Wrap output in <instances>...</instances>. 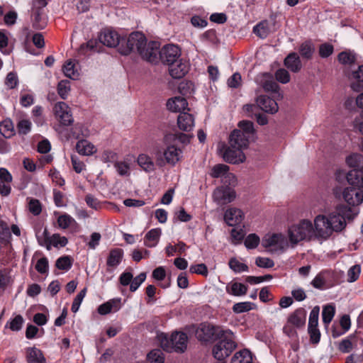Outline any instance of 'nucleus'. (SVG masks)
Returning a JSON list of instances; mask_svg holds the SVG:
<instances>
[{
  "label": "nucleus",
  "mask_w": 363,
  "mask_h": 363,
  "mask_svg": "<svg viewBox=\"0 0 363 363\" xmlns=\"http://www.w3.org/2000/svg\"><path fill=\"white\" fill-rule=\"evenodd\" d=\"M359 211L345 205H339L329 215H318L314 219V237L328 239L333 232H340L346 226V220H352Z\"/></svg>",
  "instance_id": "f257e3e1"
},
{
  "label": "nucleus",
  "mask_w": 363,
  "mask_h": 363,
  "mask_svg": "<svg viewBox=\"0 0 363 363\" xmlns=\"http://www.w3.org/2000/svg\"><path fill=\"white\" fill-rule=\"evenodd\" d=\"M239 129L234 130L229 138V144L233 147L241 149L247 148L250 140L252 138L255 133L253 123L242 121L238 123Z\"/></svg>",
  "instance_id": "f03ea898"
},
{
  "label": "nucleus",
  "mask_w": 363,
  "mask_h": 363,
  "mask_svg": "<svg viewBox=\"0 0 363 363\" xmlns=\"http://www.w3.org/2000/svg\"><path fill=\"white\" fill-rule=\"evenodd\" d=\"M162 348L169 352H184L187 347L188 337L183 332H175L168 337L167 334L161 333L157 335Z\"/></svg>",
  "instance_id": "7ed1b4c3"
},
{
  "label": "nucleus",
  "mask_w": 363,
  "mask_h": 363,
  "mask_svg": "<svg viewBox=\"0 0 363 363\" xmlns=\"http://www.w3.org/2000/svg\"><path fill=\"white\" fill-rule=\"evenodd\" d=\"M346 163L352 168L346 176L348 183L363 187V155L359 153L351 154L347 157Z\"/></svg>",
  "instance_id": "20e7f679"
},
{
  "label": "nucleus",
  "mask_w": 363,
  "mask_h": 363,
  "mask_svg": "<svg viewBox=\"0 0 363 363\" xmlns=\"http://www.w3.org/2000/svg\"><path fill=\"white\" fill-rule=\"evenodd\" d=\"M218 342L213 348V354L218 360L228 357L236 348L237 344L235 342L233 333L230 330H224L218 337Z\"/></svg>",
  "instance_id": "39448f33"
},
{
  "label": "nucleus",
  "mask_w": 363,
  "mask_h": 363,
  "mask_svg": "<svg viewBox=\"0 0 363 363\" xmlns=\"http://www.w3.org/2000/svg\"><path fill=\"white\" fill-rule=\"evenodd\" d=\"M314 237V228L311 221L302 220L289 229V238L291 243L296 245L302 240H310Z\"/></svg>",
  "instance_id": "423d86ee"
},
{
  "label": "nucleus",
  "mask_w": 363,
  "mask_h": 363,
  "mask_svg": "<svg viewBox=\"0 0 363 363\" xmlns=\"http://www.w3.org/2000/svg\"><path fill=\"white\" fill-rule=\"evenodd\" d=\"M147 39L144 34L140 32H133L130 34L127 40L125 39L124 43H126V45L119 48L120 52L127 55L130 52L135 50L139 53L145 45Z\"/></svg>",
  "instance_id": "0eeeda50"
},
{
  "label": "nucleus",
  "mask_w": 363,
  "mask_h": 363,
  "mask_svg": "<svg viewBox=\"0 0 363 363\" xmlns=\"http://www.w3.org/2000/svg\"><path fill=\"white\" fill-rule=\"evenodd\" d=\"M223 329L209 323H202L196 330L195 335L201 342H210L218 339Z\"/></svg>",
  "instance_id": "6e6552de"
},
{
  "label": "nucleus",
  "mask_w": 363,
  "mask_h": 363,
  "mask_svg": "<svg viewBox=\"0 0 363 363\" xmlns=\"http://www.w3.org/2000/svg\"><path fill=\"white\" fill-rule=\"evenodd\" d=\"M167 148L163 152L164 160L161 156H157V163L158 165L162 166L166 162L172 166H174L182 158V151L180 148L177 147L174 144L166 143Z\"/></svg>",
  "instance_id": "1a4fd4ad"
},
{
  "label": "nucleus",
  "mask_w": 363,
  "mask_h": 363,
  "mask_svg": "<svg viewBox=\"0 0 363 363\" xmlns=\"http://www.w3.org/2000/svg\"><path fill=\"white\" fill-rule=\"evenodd\" d=\"M37 239L39 245L41 246L45 245L48 250L50 249L51 245L56 247H65L68 242L66 237L61 236L57 233L53 234L50 237L46 228H45L43 233V237L38 235Z\"/></svg>",
  "instance_id": "9d476101"
},
{
  "label": "nucleus",
  "mask_w": 363,
  "mask_h": 363,
  "mask_svg": "<svg viewBox=\"0 0 363 363\" xmlns=\"http://www.w3.org/2000/svg\"><path fill=\"white\" fill-rule=\"evenodd\" d=\"M352 186L343 189L342 192V199L349 205L357 206L363 202V187Z\"/></svg>",
  "instance_id": "9b49d317"
},
{
  "label": "nucleus",
  "mask_w": 363,
  "mask_h": 363,
  "mask_svg": "<svg viewBox=\"0 0 363 363\" xmlns=\"http://www.w3.org/2000/svg\"><path fill=\"white\" fill-rule=\"evenodd\" d=\"M158 57L163 64L169 65L181 57V50L177 45H166L160 50Z\"/></svg>",
  "instance_id": "f8f14e48"
},
{
  "label": "nucleus",
  "mask_w": 363,
  "mask_h": 363,
  "mask_svg": "<svg viewBox=\"0 0 363 363\" xmlns=\"http://www.w3.org/2000/svg\"><path fill=\"white\" fill-rule=\"evenodd\" d=\"M56 118L63 125H70L74 121L71 109L67 104L62 101L57 102L53 108Z\"/></svg>",
  "instance_id": "ddd939ff"
},
{
  "label": "nucleus",
  "mask_w": 363,
  "mask_h": 363,
  "mask_svg": "<svg viewBox=\"0 0 363 363\" xmlns=\"http://www.w3.org/2000/svg\"><path fill=\"white\" fill-rule=\"evenodd\" d=\"M160 44L156 41L146 42L139 55L140 57L151 63H157L159 61Z\"/></svg>",
  "instance_id": "4468645a"
},
{
  "label": "nucleus",
  "mask_w": 363,
  "mask_h": 363,
  "mask_svg": "<svg viewBox=\"0 0 363 363\" xmlns=\"http://www.w3.org/2000/svg\"><path fill=\"white\" fill-rule=\"evenodd\" d=\"M210 175L213 178H223L224 184H234L236 182L235 176L229 172V167L224 164H216L211 169Z\"/></svg>",
  "instance_id": "2eb2a0df"
},
{
  "label": "nucleus",
  "mask_w": 363,
  "mask_h": 363,
  "mask_svg": "<svg viewBox=\"0 0 363 363\" xmlns=\"http://www.w3.org/2000/svg\"><path fill=\"white\" fill-rule=\"evenodd\" d=\"M99 39L101 43L111 48L120 45H121L120 47L121 48L123 46V43L125 41V39L120 38L116 31L111 30H104L101 32Z\"/></svg>",
  "instance_id": "dca6fc26"
},
{
  "label": "nucleus",
  "mask_w": 363,
  "mask_h": 363,
  "mask_svg": "<svg viewBox=\"0 0 363 363\" xmlns=\"http://www.w3.org/2000/svg\"><path fill=\"white\" fill-rule=\"evenodd\" d=\"M264 247H275L276 249H284L287 245L285 236L281 233L266 235L262 240Z\"/></svg>",
  "instance_id": "f3484780"
},
{
  "label": "nucleus",
  "mask_w": 363,
  "mask_h": 363,
  "mask_svg": "<svg viewBox=\"0 0 363 363\" xmlns=\"http://www.w3.org/2000/svg\"><path fill=\"white\" fill-rule=\"evenodd\" d=\"M213 197L215 201L218 204H226L233 201L235 197V191L230 187H218L213 194Z\"/></svg>",
  "instance_id": "a211bd4d"
},
{
  "label": "nucleus",
  "mask_w": 363,
  "mask_h": 363,
  "mask_svg": "<svg viewBox=\"0 0 363 363\" xmlns=\"http://www.w3.org/2000/svg\"><path fill=\"white\" fill-rule=\"evenodd\" d=\"M222 156L226 162L231 164L242 163L246 158L242 149L233 147L230 145L224 150Z\"/></svg>",
  "instance_id": "6ab92c4d"
},
{
  "label": "nucleus",
  "mask_w": 363,
  "mask_h": 363,
  "mask_svg": "<svg viewBox=\"0 0 363 363\" xmlns=\"http://www.w3.org/2000/svg\"><path fill=\"white\" fill-rule=\"evenodd\" d=\"M256 103L259 108L266 113L273 114L278 111L279 107L277 103L267 96L260 95L257 96Z\"/></svg>",
  "instance_id": "aec40b11"
},
{
  "label": "nucleus",
  "mask_w": 363,
  "mask_h": 363,
  "mask_svg": "<svg viewBox=\"0 0 363 363\" xmlns=\"http://www.w3.org/2000/svg\"><path fill=\"white\" fill-rule=\"evenodd\" d=\"M169 74L174 79H181L188 72V65L180 57L168 65Z\"/></svg>",
  "instance_id": "412c9836"
},
{
  "label": "nucleus",
  "mask_w": 363,
  "mask_h": 363,
  "mask_svg": "<svg viewBox=\"0 0 363 363\" xmlns=\"http://www.w3.org/2000/svg\"><path fill=\"white\" fill-rule=\"evenodd\" d=\"M244 214L242 211L237 208H230L226 210L224 214V220L228 225L235 226L242 221Z\"/></svg>",
  "instance_id": "4be33fe9"
},
{
  "label": "nucleus",
  "mask_w": 363,
  "mask_h": 363,
  "mask_svg": "<svg viewBox=\"0 0 363 363\" xmlns=\"http://www.w3.org/2000/svg\"><path fill=\"white\" fill-rule=\"evenodd\" d=\"M306 311L303 308H298L289 315L287 323L296 328H301L306 323Z\"/></svg>",
  "instance_id": "5701e85b"
},
{
  "label": "nucleus",
  "mask_w": 363,
  "mask_h": 363,
  "mask_svg": "<svg viewBox=\"0 0 363 363\" xmlns=\"http://www.w3.org/2000/svg\"><path fill=\"white\" fill-rule=\"evenodd\" d=\"M177 124L180 130L189 132L193 130L194 126V118L189 113L182 112L178 116Z\"/></svg>",
  "instance_id": "b1692460"
},
{
  "label": "nucleus",
  "mask_w": 363,
  "mask_h": 363,
  "mask_svg": "<svg viewBox=\"0 0 363 363\" xmlns=\"http://www.w3.org/2000/svg\"><path fill=\"white\" fill-rule=\"evenodd\" d=\"M258 83L267 92H277L279 89V85L273 77L268 73L262 74Z\"/></svg>",
  "instance_id": "393cba45"
},
{
  "label": "nucleus",
  "mask_w": 363,
  "mask_h": 363,
  "mask_svg": "<svg viewBox=\"0 0 363 363\" xmlns=\"http://www.w3.org/2000/svg\"><path fill=\"white\" fill-rule=\"evenodd\" d=\"M121 308V298H113L100 305L97 309L101 315H106L111 312H116Z\"/></svg>",
  "instance_id": "a878e982"
},
{
  "label": "nucleus",
  "mask_w": 363,
  "mask_h": 363,
  "mask_svg": "<svg viewBox=\"0 0 363 363\" xmlns=\"http://www.w3.org/2000/svg\"><path fill=\"white\" fill-rule=\"evenodd\" d=\"M188 106V103L184 97L175 96L169 99L167 102V108L174 112H181L184 111Z\"/></svg>",
  "instance_id": "bb28decb"
},
{
  "label": "nucleus",
  "mask_w": 363,
  "mask_h": 363,
  "mask_svg": "<svg viewBox=\"0 0 363 363\" xmlns=\"http://www.w3.org/2000/svg\"><path fill=\"white\" fill-rule=\"evenodd\" d=\"M32 26L35 30H42L47 26V18L43 15L41 9H37L33 11L31 15Z\"/></svg>",
  "instance_id": "cd10ccee"
},
{
  "label": "nucleus",
  "mask_w": 363,
  "mask_h": 363,
  "mask_svg": "<svg viewBox=\"0 0 363 363\" xmlns=\"http://www.w3.org/2000/svg\"><path fill=\"white\" fill-rule=\"evenodd\" d=\"M192 137L193 135L188 133H171L164 135V141L165 143H172L176 140H179L182 143L187 144L190 142V139Z\"/></svg>",
  "instance_id": "c85d7f7f"
},
{
  "label": "nucleus",
  "mask_w": 363,
  "mask_h": 363,
  "mask_svg": "<svg viewBox=\"0 0 363 363\" xmlns=\"http://www.w3.org/2000/svg\"><path fill=\"white\" fill-rule=\"evenodd\" d=\"M137 162L141 169L146 172H152L155 169V162L147 154H140Z\"/></svg>",
  "instance_id": "c756f323"
},
{
  "label": "nucleus",
  "mask_w": 363,
  "mask_h": 363,
  "mask_svg": "<svg viewBox=\"0 0 363 363\" xmlns=\"http://www.w3.org/2000/svg\"><path fill=\"white\" fill-rule=\"evenodd\" d=\"M123 256V250L121 248L112 249L107 257L106 264L110 267H117L121 262Z\"/></svg>",
  "instance_id": "7c9ffc66"
},
{
  "label": "nucleus",
  "mask_w": 363,
  "mask_h": 363,
  "mask_svg": "<svg viewBox=\"0 0 363 363\" xmlns=\"http://www.w3.org/2000/svg\"><path fill=\"white\" fill-rule=\"evenodd\" d=\"M284 65L294 72H298L301 68V62L297 53L289 54L284 60Z\"/></svg>",
  "instance_id": "2f4dec72"
},
{
  "label": "nucleus",
  "mask_w": 363,
  "mask_h": 363,
  "mask_svg": "<svg viewBox=\"0 0 363 363\" xmlns=\"http://www.w3.org/2000/svg\"><path fill=\"white\" fill-rule=\"evenodd\" d=\"M161 233L160 228L150 230L144 238V245L148 247H155L159 242Z\"/></svg>",
  "instance_id": "473e14b6"
},
{
  "label": "nucleus",
  "mask_w": 363,
  "mask_h": 363,
  "mask_svg": "<svg viewBox=\"0 0 363 363\" xmlns=\"http://www.w3.org/2000/svg\"><path fill=\"white\" fill-rule=\"evenodd\" d=\"M27 361L28 363H46L42 351L36 347L27 350Z\"/></svg>",
  "instance_id": "72a5a7b5"
},
{
  "label": "nucleus",
  "mask_w": 363,
  "mask_h": 363,
  "mask_svg": "<svg viewBox=\"0 0 363 363\" xmlns=\"http://www.w3.org/2000/svg\"><path fill=\"white\" fill-rule=\"evenodd\" d=\"M77 152L82 155H91L96 152V147L86 140H81L76 145Z\"/></svg>",
  "instance_id": "f704fd0d"
},
{
  "label": "nucleus",
  "mask_w": 363,
  "mask_h": 363,
  "mask_svg": "<svg viewBox=\"0 0 363 363\" xmlns=\"http://www.w3.org/2000/svg\"><path fill=\"white\" fill-rule=\"evenodd\" d=\"M226 292L235 296L245 295L247 291V286L238 282H232L226 286Z\"/></svg>",
  "instance_id": "c9c22d12"
},
{
  "label": "nucleus",
  "mask_w": 363,
  "mask_h": 363,
  "mask_svg": "<svg viewBox=\"0 0 363 363\" xmlns=\"http://www.w3.org/2000/svg\"><path fill=\"white\" fill-rule=\"evenodd\" d=\"M252 362V353L247 349L237 352L231 359V363H251Z\"/></svg>",
  "instance_id": "e433bc0d"
},
{
  "label": "nucleus",
  "mask_w": 363,
  "mask_h": 363,
  "mask_svg": "<svg viewBox=\"0 0 363 363\" xmlns=\"http://www.w3.org/2000/svg\"><path fill=\"white\" fill-rule=\"evenodd\" d=\"M0 133L6 138L14 135V126L11 119H5L0 123Z\"/></svg>",
  "instance_id": "4c0bfd02"
},
{
  "label": "nucleus",
  "mask_w": 363,
  "mask_h": 363,
  "mask_svg": "<svg viewBox=\"0 0 363 363\" xmlns=\"http://www.w3.org/2000/svg\"><path fill=\"white\" fill-rule=\"evenodd\" d=\"M98 45L99 43L96 40L91 39L87 43L81 45L78 49V54L79 55H86L91 52H96Z\"/></svg>",
  "instance_id": "58836bf2"
},
{
  "label": "nucleus",
  "mask_w": 363,
  "mask_h": 363,
  "mask_svg": "<svg viewBox=\"0 0 363 363\" xmlns=\"http://www.w3.org/2000/svg\"><path fill=\"white\" fill-rule=\"evenodd\" d=\"M314 51L315 47L313 44L309 40L303 43L300 45L299 52L303 58L307 60L311 59L314 53Z\"/></svg>",
  "instance_id": "ea45409f"
},
{
  "label": "nucleus",
  "mask_w": 363,
  "mask_h": 363,
  "mask_svg": "<svg viewBox=\"0 0 363 363\" xmlns=\"http://www.w3.org/2000/svg\"><path fill=\"white\" fill-rule=\"evenodd\" d=\"M339 62L345 65H352L356 61V55L352 51H343L337 56Z\"/></svg>",
  "instance_id": "a19ab883"
},
{
  "label": "nucleus",
  "mask_w": 363,
  "mask_h": 363,
  "mask_svg": "<svg viewBox=\"0 0 363 363\" xmlns=\"http://www.w3.org/2000/svg\"><path fill=\"white\" fill-rule=\"evenodd\" d=\"M335 313V308L333 305H326L323 307L322 311L323 322L325 325H328L333 320Z\"/></svg>",
  "instance_id": "79ce46f5"
},
{
  "label": "nucleus",
  "mask_w": 363,
  "mask_h": 363,
  "mask_svg": "<svg viewBox=\"0 0 363 363\" xmlns=\"http://www.w3.org/2000/svg\"><path fill=\"white\" fill-rule=\"evenodd\" d=\"M253 32L260 38H266L269 33V28L267 21H262L255 26Z\"/></svg>",
  "instance_id": "37998d69"
},
{
  "label": "nucleus",
  "mask_w": 363,
  "mask_h": 363,
  "mask_svg": "<svg viewBox=\"0 0 363 363\" xmlns=\"http://www.w3.org/2000/svg\"><path fill=\"white\" fill-rule=\"evenodd\" d=\"M57 225L61 229H67L73 224H76L75 220L69 215L65 213L57 218Z\"/></svg>",
  "instance_id": "c03bdc74"
},
{
  "label": "nucleus",
  "mask_w": 363,
  "mask_h": 363,
  "mask_svg": "<svg viewBox=\"0 0 363 363\" xmlns=\"http://www.w3.org/2000/svg\"><path fill=\"white\" fill-rule=\"evenodd\" d=\"M228 265L229 267L235 273L247 272L249 269L247 265L240 262L235 257H233L229 260Z\"/></svg>",
  "instance_id": "a18cd8bd"
},
{
  "label": "nucleus",
  "mask_w": 363,
  "mask_h": 363,
  "mask_svg": "<svg viewBox=\"0 0 363 363\" xmlns=\"http://www.w3.org/2000/svg\"><path fill=\"white\" fill-rule=\"evenodd\" d=\"M186 249V245L183 242H179L176 245H168L166 248L165 251L167 255V256L171 257L173 256L175 252L182 253L184 252Z\"/></svg>",
  "instance_id": "49530a36"
},
{
  "label": "nucleus",
  "mask_w": 363,
  "mask_h": 363,
  "mask_svg": "<svg viewBox=\"0 0 363 363\" xmlns=\"http://www.w3.org/2000/svg\"><path fill=\"white\" fill-rule=\"evenodd\" d=\"M147 359L150 363H164V354L160 350H153L147 354Z\"/></svg>",
  "instance_id": "de8ad7c7"
},
{
  "label": "nucleus",
  "mask_w": 363,
  "mask_h": 363,
  "mask_svg": "<svg viewBox=\"0 0 363 363\" xmlns=\"http://www.w3.org/2000/svg\"><path fill=\"white\" fill-rule=\"evenodd\" d=\"M55 266L57 269L67 271L72 266V262L69 256H62L56 261Z\"/></svg>",
  "instance_id": "09e8293b"
},
{
  "label": "nucleus",
  "mask_w": 363,
  "mask_h": 363,
  "mask_svg": "<svg viewBox=\"0 0 363 363\" xmlns=\"http://www.w3.org/2000/svg\"><path fill=\"white\" fill-rule=\"evenodd\" d=\"M69 91H70L69 81L62 80L58 83L57 93L62 99H67Z\"/></svg>",
  "instance_id": "8fccbe9b"
},
{
  "label": "nucleus",
  "mask_w": 363,
  "mask_h": 363,
  "mask_svg": "<svg viewBox=\"0 0 363 363\" xmlns=\"http://www.w3.org/2000/svg\"><path fill=\"white\" fill-rule=\"evenodd\" d=\"M28 210L34 216H38L42 211V205L39 200L30 199L28 202Z\"/></svg>",
  "instance_id": "3c124183"
},
{
  "label": "nucleus",
  "mask_w": 363,
  "mask_h": 363,
  "mask_svg": "<svg viewBox=\"0 0 363 363\" xmlns=\"http://www.w3.org/2000/svg\"><path fill=\"white\" fill-rule=\"evenodd\" d=\"M86 288H84L74 298L71 308L73 313H77L79 311V306L86 296Z\"/></svg>",
  "instance_id": "603ef678"
},
{
  "label": "nucleus",
  "mask_w": 363,
  "mask_h": 363,
  "mask_svg": "<svg viewBox=\"0 0 363 363\" xmlns=\"http://www.w3.org/2000/svg\"><path fill=\"white\" fill-rule=\"evenodd\" d=\"M24 320L21 315H16L6 325L13 331H18L21 329Z\"/></svg>",
  "instance_id": "864d4df0"
},
{
  "label": "nucleus",
  "mask_w": 363,
  "mask_h": 363,
  "mask_svg": "<svg viewBox=\"0 0 363 363\" xmlns=\"http://www.w3.org/2000/svg\"><path fill=\"white\" fill-rule=\"evenodd\" d=\"M353 130L363 135V111L356 116L352 121Z\"/></svg>",
  "instance_id": "5fc2aeb1"
},
{
  "label": "nucleus",
  "mask_w": 363,
  "mask_h": 363,
  "mask_svg": "<svg viewBox=\"0 0 363 363\" xmlns=\"http://www.w3.org/2000/svg\"><path fill=\"white\" fill-rule=\"evenodd\" d=\"M63 72L65 76L71 79H74L78 76L77 72L74 69V64L72 60H69L63 67Z\"/></svg>",
  "instance_id": "6e6d98bb"
},
{
  "label": "nucleus",
  "mask_w": 363,
  "mask_h": 363,
  "mask_svg": "<svg viewBox=\"0 0 363 363\" xmlns=\"http://www.w3.org/2000/svg\"><path fill=\"white\" fill-rule=\"evenodd\" d=\"M320 308L315 306L311 311L308 320V327H318Z\"/></svg>",
  "instance_id": "4d7b16f0"
},
{
  "label": "nucleus",
  "mask_w": 363,
  "mask_h": 363,
  "mask_svg": "<svg viewBox=\"0 0 363 363\" xmlns=\"http://www.w3.org/2000/svg\"><path fill=\"white\" fill-rule=\"evenodd\" d=\"M32 123L28 120H21L18 123L17 128L20 135H27L31 130Z\"/></svg>",
  "instance_id": "13d9d810"
},
{
  "label": "nucleus",
  "mask_w": 363,
  "mask_h": 363,
  "mask_svg": "<svg viewBox=\"0 0 363 363\" xmlns=\"http://www.w3.org/2000/svg\"><path fill=\"white\" fill-rule=\"evenodd\" d=\"M114 167L121 176H128L130 174V165L125 162H116Z\"/></svg>",
  "instance_id": "bf43d9fd"
},
{
  "label": "nucleus",
  "mask_w": 363,
  "mask_h": 363,
  "mask_svg": "<svg viewBox=\"0 0 363 363\" xmlns=\"http://www.w3.org/2000/svg\"><path fill=\"white\" fill-rule=\"evenodd\" d=\"M10 237L11 232L8 224L5 221L0 220V240L6 241Z\"/></svg>",
  "instance_id": "052dcab7"
},
{
  "label": "nucleus",
  "mask_w": 363,
  "mask_h": 363,
  "mask_svg": "<svg viewBox=\"0 0 363 363\" xmlns=\"http://www.w3.org/2000/svg\"><path fill=\"white\" fill-rule=\"evenodd\" d=\"M146 279V274L144 272L140 273L138 276L133 278L130 286V290L131 291H135L138 287L145 281Z\"/></svg>",
  "instance_id": "680f3d73"
},
{
  "label": "nucleus",
  "mask_w": 363,
  "mask_h": 363,
  "mask_svg": "<svg viewBox=\"0 0 363 363\" xmlns=\"http://www.w3.org/2000/svg\"><path fill=\"white\" fill-rule=\"evenodd\" d=\"M259 243V238L254 233L250 234L245 240V245L248 249L257 247Z\"/></svg>",
  "instance_id": "e2e57ef3"
},
{
  "label": "nucleus",
  "mask_w": 363,
  "mask_h": 363,
  "mask_svg": "<svg viewBox=\"0 0 363 363\" xmlns=\"http://www.w3.org/2000/svg\"><path fill=\"white\" fill-rule=\"evenodd\" d=\"M255 264L257 267L262 268H272L274 266V261L268 257H258L256 258Z\"/></svg>",
  "instance_id": "0e129e2a"
},
{
  "label": "nucleus",
  "mask_w": 363,
  "mask_h": 363,
  "mask_svg": "<svg viewBox=\"0 0 363 363\" xmlns=\"http://www.w3.org/2000/svg\"><path fill=\"white\" fill-rule=\"evenodd\" d=\"M275 78L282 84H286L290 81L289 73L284 69H279L275 73Z\"/></svg>",
  "instance_id": "69168bd1"
},
{
  "label": "nucleus",
  "mask_w": 363,
  "mask_h": 363,
  "mask_svg": "<svg viewBox=\"0 0 363 363\" xmlns=\"http://www.w3.org/2000/svg\"><path fill=\"white\" fill-rule=\"evenodd\" d=\"M360 272L361 267L358 264L350 267L347 272L348 281L350 282L355 281L359 278Z\"/></svg>",
  "instance_id": "338daca9"
},
{
  "label": "nucleus",
  "mask_w": 363,
  "mask_h": 363,
  "mask_svg": "<svg viewBox=\"0 0 363 363\" xmlns=\"http://www.w3.org/2000/svg\"><path fill=\"white\" fill-rule=\"evenodd\" d=\"M333 46L328 43H324L320 45L319 55L323 58H326L333 52Z\"/></svg>",
  "instance_id": "774afa93"
}]
</instances>
